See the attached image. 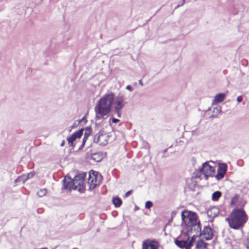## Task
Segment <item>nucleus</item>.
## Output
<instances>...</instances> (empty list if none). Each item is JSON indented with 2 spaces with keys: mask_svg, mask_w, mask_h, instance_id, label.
Here are the masks:
<instances>
[{
  "mask_svg": "<svg viewBox=\"0 0 249 249\" xmlns=\"http://www.w3.org/2000/svg\"><path fill=\"white\" fill-rule=\"evenodd\" d=\"M248 220V216L242 208H235L229 217L226 218L231 228L239 230L243 228Z\"/></svg>",
  "mask_w": 249,
  "mask_h": 249,
  "instance_id": "f257e3e1",
  "label": "nucleus"
},
{
  "mask_svg": "<svg viewBox=\"0 0 249 249\" xmlns=\"http://www.w3.org/2000/svg\"><path fill=\"white\" fill-rule=\"evenodd\" d=\"M181 218L183 221L182 226L186 230L188 234L200 232V223L197 221V215L195 213L184 211L181 213Z\"/></svg>",
  "mask_w": 249,
  "mask_h": 249,
  "instance_id": "f03ea898",
  "label": "nucleus"
},
{
  "mask_svg": "<svg viewBox=\"0 0 249 249\" xmlns=\"http://www.w3.org/2000/svg\"><path fill=\"white\" fill-rule=\"evenodd\" d=\"M96 120L104 118V116L109 113V93H107L100 99L94 107Z\"/></svg>",
  "mask_w": 249,
  "mask_h": 249,
  "instance_id": "7ed1b4c3",
  "label": "nucleus"
},
{
  "mask_svg": "<svg viewBox=\"0 0 249 249\" xmlns=\"http://www.w3.org/2000/svg\"><path fill=\"white\" fill-rule=\"evenodd\" d=\"M123 94L120 93L114 99L113 94L110 93V109L112 104L115 113H116L117 117L119 118L121 116V110L125 106Z\"/></svg>",
  "mask_w": 249,
  "mask_h": 249,
  "instance_id": "20e7f679",
  "label": "nucleus"
},
{
  "mask_svg": "<svg viewBox=\"0 0 249 249\" xmlns=\"http://www.w3.org/2000/svg\"><path fill=\"white\" fill-rule=\"evenodd\" d=\"M102 176L99 172L91 170L89 172L87 186L88 190L92 191L99 185L102 180Z\"/></svg>",
  "mask_w": 249,
  "mask_h": 249,
  "instance_id": "39448f33",
  "label": "nucleus"
},
{
  "mask_svg": "<svg viewBox=\"0 0 249 249\" xmlns=\"http://www.w3.org/2000/svg\"><path fill=\"white\" fill-rule=\"evenodd\" d=\"M87 173L83 172L79 174L72 179L73 190H77L80 193H84L85 191V187L84 186V180L86 177Z\"/></svg>",
  "mask_w": 249,
  "mask_h": 249,
  "instance_id": "423d86ee",
  "label": "nucleus"
},
{
  "mask_svg": "<svg viewBox=\"0 0 249 249\" xmlns=\"http://www.w3.org/2000/svg\"><path fill=\"white\" fill-rule=\"evenodd\" d=\"M213 167L210 165L208 162H206L202 164V167L199 169V172L201 175H203L207 179L208 177L212 176L214 172Z\"/></svg>",
  "mask_w": 249,
  "mask_h": 249,
  "instance_id": "0eeeda50",
  "label": "nucleus"
},
{
  "mask_svg": "<svg viewBox=\"0 0 249 249\" xmlns=\"http://www.w3.org/2000/svg\"><path fill=\"white\" fill-rule=\"evenodd\" d=\"M84 128H81L79 130L76 131L73 133L71 136L67 138V140L68 142V144L70 147H71L72 149H73L75 146L74 143V142L77 139H80L83 134Z\"/></svg>",
  "mask_w": 249,
  "mask_h": 249,
  "instance_id": "6e6552de",
  "label": "nucleus"
},
{
  "mask_svg": "<svg viewBox=\"0 0 249 249\" xmlns=\"http://www.w3.org/2000/svg\"><path fill=\"white\" fill-rule=\"evenodd\" d=\"M158 244L154 240L147 239L142 243V249H158Z\"/></svg>",
  "mask_w": 249,
  "mask_h": 249,
  "instance_id": "1a4fd4ad",
  "label": "nucleus"
},
{
  "mask_svg": "<svg viewBox=\"0 0 249 249\" xmlns=\"http://www.w3.org/2000/svg\"><path fill=\"white\" fill-rule=\"evenodd\" d=\"M196 234L197 233H196ZM199 235L203 236L206 240H210L213 237L212 230L210 227H205L201 232L198 233Z\"/></svg>",
  "mask_w": 249,
  "mask_h": 249,
  "instance_id": "9d476101",
  "label": "nucleus"
},
{
  "mask_svg": "<svg viewBox=\"0 0 249 249\" xmlns=\"http://www.w3.org/2000/svg\"><path fill=\"white\" fill-rule=\"evenodd\" d=\"M175 244L180 249H190L191 248V243H187V241L181 239L179 237L175 240Z\"/></svg>",
  "mask_w": 249,
  "mask_h": 249,
  "instance_id": "9b49d317",
  "label": "nucleus"
},
{
  "mask_svg": "<svg viewBox=\"0 0 249 249\" xmlns=\"http://www.w3.org/2000/svg\"><path fill=\"white\" fill-rule=\"evenodd\" d=\"M227 169V165L226 163H220L218 165V168L217 170V174L216 176V178L217 179L222 178Z\"/></svg>",
  "mask_w": 249,
  "mask_h": 249,
  "instance_id": "f8f14e48",
  "label": "nucleus"
},
{
  "mask_svg": "<svg viewBox=\"0 0 249 249\" xmlns=\"http://www.w3.org/2000/svg\"><path fill=\"white\" fill-rule=\"evenodd\" d=\"M63 187L64 189L71 190H73L72 179L70 177H65L63 180Z\"/></svg>",
  "mask_w": 249,
  "mask_h": 249,
  "instance_id": "ddd939ff",
  "label": "nucleus"
},
{
  "mask_svg": "<svg viewBox=\"0 0 249 249\" xmlns=\"http://www.w3.org/2000/svg\"><path fill=\"white\" fill-rule=\"evenodd\" d=\"M225 97L226 94L225 93H219L217 94L213 100L212 104L215 105L218 103L222 102L225 99Z\"/></svg>",
  "mask_w": 249,
  "mask_h": 249,
  "instance_id": "4468645a",
  "label": "nucleus"
},
{
  "mask_svg": "<svg viewBox=\"0 0 249 249\" xmlns=\"http://www.w3.org/2000/svg\"><path fill=\"white\" fill-rule=\"evenodd\" d=\"M90 159L95 162H99L102 160V156L100 153H95L91 155Z\"/></svg>",
  "mask_w": 249,
  "mask_h": 249,
  "instance_id": "2eb2a0df",
  "label": "nucleus"
},
{
  "mask_svg": "<svg viewBox=\"0 0 249 249\" xmlns=\"http://www.w3.org/2000/svg\"><path fill=\"white\" fill-rule=\"evenodd\" d=\"M84 136L83 138L82 142L86 143L88 137L90 135L91 132V129L90 127H87L85 129Z\"/></svg>",
  "mask_w": 249,
  "mask_h": 249,
  "instance_id": "dca6fc26",
  "label": "nucleus"
},
{
  "mask_svg": "<svg viewBox=\"0 0 249 249\" xmlns=\"http://www.w3.org/2000/svg\"><path fill=\"white\" fill-rule=\"evenodd\" d=\"M208 244L205 243L202 240H200L197 242L196 248L197 249H205Z\"/></svg>",
  "mask_w": 249,
  "mask_h": 249,
  "instance_id": "f3484780",
  "label": "nucleus"
},
{
  "mask_svg": "<svg viewBox=\"0 0 249 249\" xmlns=\"http://www.w3.org/2000/svg\"><path fill=\"white\" fill-rule=\"evenodd\" d=\"M112 203L114 205L115 207L117 208L120 207L121 206L122 204V201L119 197H113Z\"/></svg>",
  "mask_w": 249,
  "mask_h": 249,
  "instance_id": "a211bd4d",
  "label": "nucleus"
},
{
  "mask_svg": "<svg viewBox=\"0 0 249 249\" xmlns=\"http://www.w3.org/2000/svg\"><path fill=\"white\" fill-rule=\"evenodd\" d=\"M221 196V193L219 191H216L212 195V199L213 201H217Z\"/></svg>",
  "mask_w": 249,
  "mask_h": 249,
  "instance_id": "6ab92c4d",
  "label": "nucleus"
},
{
  "mask_svg": "<svg viewBox=\"0 0 249 249\" xmlns=\"http://www.w3.org/2000/svg\"><path fill=\"white\" fill-rule=\"evenodd\" d=\"M221 111V107L220 106L216 107H213V117H215L218 115L220 113V112Z\"/></svg>",
  "mask_w": 249,
  "mask_h": 249,
  "instance_id": "aec40b11",
  "label": "nucleus"
},
{
  "mask_svg": "<svg viewBox=\"0 0 249 249\" xmlns=\"http://www.w3.org/2000/svg\"><path fill=\"white\" fill-rule=\"evenodd\" d=\"M212 212H213V214L212 215V216L215 217V216H217V214L218 213L219 210L217 208L213 207V208H212L210 210L208 211V214H210V213ZM211 215L212 216L211 214Z\"/></svg>",
  "mask_w": 249,
  "mask_h": 249,
  "instance_id": "412c9836",
  "label": "nucleus"
},
{
  "mask_svg": "<svg viewBox=\"0 0 249 249\" xmlns=\"http://www.w3.org/2000/svg\"><path fill=\"white\" fill-rule=\"evenodd\" d=\"M239 199V196L235 195L231 199V204L232 206H236Z\"/></svg>",
  "mask_w": 249,
  "mask_h": 249,
  "instance_id": "4be33fe9",
  "label": "nucleus"
},
{
  "mask_svg": "<svg viewBox=\"0 0 249 249\" xmlns=\"http://www.w3.org/2000/svg\"><path fill=\"white\" fill-rule=\"evenodd\" d=\"M47 193V190L45 189H41L39 192L37 193V195L39 197H42L44 196Z\"/></svg>",
  "mask_w": 249,
  "mask_h": 249,
  "instance_id": "5701e85b",
  "label": "nucleus"
},
{
  "mask_svg": "<svg viewBox=\"0 0 249 249\" xmlns=\"http://www.w3.org/2000/svg\"><path fill=\"white\" fill-rule=\"evenodd\" d=\"M198 233H196V234L193 235V236L192 237L191 239L188 241V239H189V237L187 238V243H191V247L193 246V243L195 241V237L197 236L198 235Z\"/></svg>",
  "mask_w": 249,
  "mask_h": 249,
  "instance_id": "b1692460",
  "label": "nucleus"
},
{
  "mask_svg": "<svg viewBox=\"0 0 249 249\" xmlns=\"http://www.w3.org/2000/svg\"><path fill=\"white\" fill-rule=\"evenodd\" d=\"M153 206V203L150 201H147L145 204V207L146 209H150Z\"/></svg>",
  "mask_w": 249,
  "mask_h": 249,
  "instance_id": "393cba45",
  "label": "nucleus"
},
{
  "mask_svg": "<svg viewBox=\"0 0 249 249\" xmlns=\"http://www.w3.org/2000/svg\"><path fill=\"white\" fill-rule=\"evenodd\" d=\"M86 116L85 115L81 120L79 121V123H84L86 124L87 123Z\"/></svg>",
  "mask_w": 249,
  "mask_h": 249,
  "instance_id": "a878e982",
  "label": "nucleus"
},
{
  "mask_svg": "<svg viewBox=\"0 0 249 249\" xmlns=\"http://www.w3.org/2000/svg\"><path fill=\"white\" fill-rule=\"evenodd\" d=\"M132 192V190H130V191H127V192L124 194V198H126V197H128V196H129V195H130L131 194Z\"/></svg>",
  "mask_w": 249,
  "mask_h": 249,
  "instance_id": "bb28decb",
  "label": "nucleus"
},
{
  "mask_svg": "<svg viewBox=\"0 0 249 249\" xmlns=\"http://www.w3.org/2000/svg\"><path fill=\"white\" fill-rule=\"evenodd\" d=\"M243 97L242 96H239L237 98V101L238 103H240V102H241L243 101Z\"/></svg>",
  "mask_w": 249,
  "mask_h": 249,
  "instance_id": "cd10ccee",
  "label": "nucleus"
},
{
  "mask_svg": "<svg viewBox=\"0 0 249 249\" xmlns=\"http://www.w3.org/2000/svg\"><path fill=\"white\" fill-rule=\"evenodd\" d=\"M176 214L177 212L176 211H172L171 213V218H173L176 216Z\"/></svg>",
  "mask_w": 249,
  "mask_h": 249,
  "instance_id": "c85d7f7f",
  "label": "nucleus"
},
{
  "mask_svg": "<svg viewBox=\"0 0 249 249\" xmlns=\"http://www.w3.org/2000/svg\"><path fill=\"white\" fill-rule=\"evenodd\" d=\"M247 248L249 249V236L248 237L247 241L245 243Z\"/></svg>",
  "mask_w": 249,
  "mask_h": 249,
  "instance_id": "c756f323",
  "label": "nucleus"
},
{
  "mask_svg": "<svg viewBox=\"0 0 249 249\" xmlns=\"http://www.w3.org/2000/svg\"><path fill=\"white\" fill-rule=\"evenodd\" d=\"M126 89H128L130 92L133 91V88L130 85L127 86Z\"/></svg>",
  "mask_w": 249,
  "mask_h": 249,
  "instance_id": "7c9ffc66",
  "label": "nucleus"
},
{
  "mask_svg": "<svg viewBox=\"0 0 249 249\" xmlns=\"http://www.w3.org/2000/svg\"><path fill=\"white\" fill-rule=\"evenodd\" d=\"M85 144V142H82V144H81L80 146L78 148V150H81L84 147V145Z\"/></svg>",
  "mask_w": 249,
  "mask_h": 249,
  "instance_id": "2f4dec72",
  "label": "nucleus"
},
{
  "mask_svg": "<svg viewBox=\"0 0 249 249\" xmlns=\"http://www.w3.org/2000/svg\"><path fill=\"white\" fill-rule=\"evenodd\" d=\"M112 121L114 123H116L119 122L120 121V120L118 119L112 118Z\"/></svg>",
  "mask_w": 249,
  "mask_h": 249,
  "instance_id": "473e14b6",
  "label": "nucleus"
},
{
  "mask_svg": "<svg viewBox=\"0 0 249 249\" xmlns=\"http://www.w3.org/2000/svg\"><path fill=\"white\" fill-rule=\"evenodd\" d=\"M34 176V174L32 173H30L28 174L27 175V178H32L33 176Z\"/></svg>",
  "mask_w": 249,
  "mask_h": 249,
  "instance_id": "72a5a7b5",
  "label": "nucleus"
},
{
  "mask_svg": "<svg viewBox=\"0 0 249 249\" xmlns=\"http://www.w3.org/2000/svg\"><path fill=\"white\" fill-rule=\"evenodd\" d=\"M185 2V0H182V1L181 4H178L177 6V7H178L179 6H182Z\"/></svg>",
  "mask_w": 249,
  "mask_h": 249,
  "instance_id": "f704fd0d",
  "label": "nucleus"
},
{
  "mask_svg": "<svg viewBox=\"0 0 249 249\" xmlns=\"http://www.w3.org/2000/svg\"><path fill=\"white\" fill-rule=\"evenodd\" d=\"M65 144V141L64 140H63L60 144V146L62 147L64 146Z\"/></svg>",
  "mask_w": 249,
  "mask_h": 249,
  "instance_id": "c9c22d12",
  "label": "nucleus"
},
{
  "mask_svg": "<svg viewBox=\"0 0 249 249\" xmlns=\"http://www.w3.org/2000/svg\"><path fill=\"white\" fill-rule=\"evenodd\" d=\"M139 83L140 85H141L142 86H143V83H142V80H140L139 81Z\"/></svg>",
  "mask_w": 249,
  "mask_h": 249,
  "instance_id": "e433bc0d",
  "label": "nucleus"
},
{
  "mask_svg": "<svg viewBox=\"0 0 249 249\" xmlns=\"http://www.w3.org/2000/svg\"><path fill=\"white\" fill-rule=\"evenodd\" d=\"M18 179H16V180H15V181H16V182L18 181Z\"/></svg>",
  "mask_w": 249,
  "mask_h": 249,
  "instance_id": "4c0bfd02",
  "label": "nucleus"
}]
</instances>
